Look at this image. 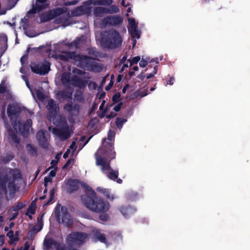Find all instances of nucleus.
<instances>
[{"label":"nucleus","instance_id":"obj_1","mask_svg":"<svg viewBox=\"0 0 250 250\" xmlns=\"http://www.w3.org/2000/svg\"><path fill=\"white\" fill-rule=\"evenodd\" d=\"M109 148L105 149L103 147H100L95 153L96 164L100 167L101 171L109 179L115 180L118 177V171L111 168L110 162H107L105 158L114 159L115 152L113 151L112 146L108 145Z\"/></svg>","mask_w":250,"mask_h":250},{"label":"nucleus","instance_id":"obj_2","mask_svg":"<svg viewBox=\"0 0 250 250\" xmlns=\"http://www.w3.org/2000/svg\"><path fill=\"white\" fill-rule=\"evenodd\" d=\"M82 186L87 192L86 195L82 197V202L90 210L97 212H104L109 208L108 203L98 199L95 192L86 184H82Z\"/></svg>","mask_w":250,"mask_h":250},{"label":"nucleus","instance_id":"obj_3","mask_svg":"<svg viewBox=\"0 0 250 250\" xmlns=\"http://www.w3.org/2000/svg\"><path fill=\"white\" fill-rule=\"evenodd\" d=\"M87 235L83 233L73 232L70 234L67 238V244L68 248L65 250L55 243L52 239L45 238L44 241V250H49L50 248L56 250H76L73 247L80 246L87 238Z\"/></svg>","mask_w":250,"mask_h":250},{"label":"nucleus","instance_id":"obj_4","mask_svg":"<svg viewBox=\"0 0 250 250\" xmlns=\"http://www.w3.org/2000/svg\"><path fill=\"white\" fill-rule=\"evenodd\" d=\"M21 182V173L18 169L10 170L9 173L3 171L0 173V185L5 193L15 191Z\"/></svg>","mask_w":250,"mask_h":250},{"label":"nucleus","instance_id":"obj_5","mask_svg":"<svg viewBox=\"0 0 250 250\" xmlns=\"http://www.w3.org/2000/svg\"><path fill=\"white\" fill-rule=\"evenodd\" d=\"M56 124L57 127L53 128L49 127V130L62 140L69 137L72 129L66 124L65 121H62L58 124Z\"/></svg>","mask_w":250,"mask_h":250},{"label":"nucleus","instance_id":"obj_6","mask_svg":"<svg viewBox=\"0 0 250 250\" xmlns=\"http://www.w3.org/2000/svg\"><path fill=\"white\" fill-rule=\"evenodd\" d=\"M56 213L59 219H62L64 223L68 224L70 221V216L67 212L66 207L59 205L56 209Z\"/></svg>","mask_w":250,"mask_h":250},{"label":"nucleus","instance_id":"obj_7","mask_svg":"<svg viewBox=\"0 0 250 250\" xmlns=\"http://www.w3.org/2000/svg\"><path fill=\"white\" fill-rule=\"evenodd\" d=\"M32 71L35 73L44 75L50 70V65L47 62L42 64H33L31 66Z\"/></svg>","mask_w":250,"mask_h":250},{"label":"nucleus","instance_id":"obj_8","mask_svg":"<svg viewBox=\"0 0 250 250\" xmlns=\"http://www.w3.org/2000/svg\"><path fill=\"white\" fill-rule=\"evenodd\" d=\"M91 59L84 57L82 60L81 66L83 67L86 68L88 70L93 71H99L101 69V67L95 62H91Z\"/></svg>","mask_w":250,"mask_h":250},{"label":"nucleus","instance_id":"obj_9","mask_svg":"<svg viewBox=\"0 0 250 250\" xmlns=\"http://www.w3.org/2000/svg\"><path fill=\"white\" fill-rule=\"evenodd\" d=\"M48 6V0H37L35 4L33 5L32 9L28 12V14L36 13L46 8Z\"/></svg>","mask_w":250,"mask_h":250},{"label":"nucleus","instance_id":"obj_10","mask_svg":"<svg viewBox=\"0 0 250 250\" xmlns=\"http://www.w3.org/2000/svg\"><path fill=\"white\" fill-rule=\"evenodd\" d=\"M64 110L68 112L70 117L69 121L73 122L74 120L72 119L71 117L76 116L78 115L79 112V106L77 105H73L71 104H67L64 107Z\"/></svg>","mask_w":250,"mask_h":250},{"label":"nucleus","instance_id":"obj_11","mask_svg":"<svg viewBox=\"0 0 250 250\" xmlns=\"http://www.w3.org/2000/svg\"><path fill=\"white\" fill-rule=\"evenodd\" d=\"M128 30L133 38H139L140 36L139 32L137 30V23H136L134 19L128 18Z\"/></svg>","mask_w":250,"mask_h":250},{"label":"nucleus","instance_id":"obj_12","mask_svg":"<svg viewBox=\"0 0 250 250\" xmlns=\"http://www.w3.org/2000/svg\"><path fill=\"white\" fill-rule=\"evenodd\" d=\"M109 38L111 43V44L109 45L110 47H116L120 44L121 39L117 32H112L109 35Z\"/></svg>","mask_w":250,"mask_h":250},{"label":"nucleus","instance_id":"obj_13","mask_svg":"<svg viewBox=\"0 0 250 250\" xmlns=\"http://www.w3.org/2000/svg\"><path fill=\"white\" fill-rule=\"evenodd\" d=\"M6 236L9 238L10 245H15L19 240V232L16 230L14 233L13 230H10L6 233Z\"/></svg>","mask_w":250,"mask_h":250},{"label":"nucleus","instance_id":"obj_14","mask_svg":"<svg viewBox=\"0 0 250 250\" xmlns=\"http://www.w3.org/2000/svg\"><path fill=\"white\" fill-rule=\"evenodd\" d=\"M20 108L17 105L15 104L12 106H9L7 109V113L8 116L12 117L13 115H16L20 112Z\"/></svg>","mask_w":250,"mask_h":250},{"label":"nucleus","instance_id":"obj_15","mask_svg":"<svg viewBox=\"0 0 250 250\" xmlns=\"http://www.w3.org/2000/svg\"><path fill=\"white\" fill-rule=\"evenodd\" d=\"M67 184L70 191H73L79 188L80 183L76 180H70L68 181Z\"/></svg>","mask_w":250,"mask_h":250},{"label":"nucleus","instance_id":"obj_16","mask_svg":"<svg viewBox=\"0 0 250 250\" xmlns=\"http://www.w3.org/2000/svg\"><path fill=\"white\" fill-rule=\"evenodd\" d=\"M47 108L52 113H53V112L56 113L58 109V107L53 100H49L48 101Z\"/></svg>","mask_w":250,"mask_h":250},{"label":"nucleus","instance_id":"obj_17","mask_svg":"<svg viewBox=\"0 0 250 250\" xmlns=\"http://www.w3.org/2000/svg\"><path fill=\"white\" fill-rule=\"evenodd\" d=\"M75 145V142H73L71 145H70L69 148L63 154V157L64 159H66L68 156L69 154L70 153H71L72 155H73L76 149Z\"/></svg>","mask_w":250,"mask_h":250},{"label":"nucleus","instance_id":"obj_18","mask_svg":"<svg viewBox=\"0 0 250 250\" xmlns=\"http://www.w3.org/2000/svg\"><path fill=\"white\" fill-rule=\"evenodd\" d=\"M36 207V203L35 201H33L29 208L26 212V215L29 216L30 218H31V215L35 213Z\"/></svg>","mask_w":250,"mask_h":250},{"label":"nucleus","instance_id":"obj_19","mask_svg":"<svg viewBox=\"0 0 250 250\" xmlns=\"http://www.w3.org/2000/svg\"><path fill=\"white\" fill-rule=\"evenodd\" d=\"M97 190L105 195V196L109 200H113L114 199V196L113 194H111V196H110V193L108 189L98 187L97 188Z\"/></svg>","mask_w":250,"mask_h":250},{"label":"nucleus","instance_id":"obj_20","mask_svg":"<svg viewBox=\"0 0 250 250\" xmlns=\"http://www.w3.org/2000/svg\"><path fill=\"white\" fill-rule=\"evenodd\" d=\"M32 125V122L31 120H28L25 124V125H24V130H22V129L21 128H19V131L21 132V133L22 134L23 136H26L27 135V132H28L30 130V127H31Z\"/></svg>","mask_w":250,"mask_h":250},{"label":"nucleus","instance_id":"obj_21","mask_svg":"<svg viewBox=\"0 0 250 250\" xmlns=\"http://www.w3.org/2000/svg\"><path fill=\"white\" fill-rule=\"evenodd\" d=\"M37 137L40 143H43L46 140L45 132L43 130L39 131Z\"/></svg>","mask_w":250,"mask_h":250},{"label":"nucleus","instance_id":"obj_22","mask_svg":"<svg viewBox=\"0 0 250 250\" xmlns=\"http://www.w3.org/2000/svg\"><path fill=\"white\" fill-rule=\"evenodd\" d=\"M147 95L146 89L143 88L138 91L135 92L133 95H131V98H134L135 97L140 96L141 97H144Z\"/></svg>","mask_w":250,"mask_h":250},{"label":"nucleus","instance_id":"obj_23","mask_svg":"<svg viewBox=\"0 0 250 250\" xmlns=\"http://www.w3.org/2000/svg\"><path fill=\"white\" fill-rule=\"evenodd\" d=\"M93 3L95 5H110L111 0H92Z\"/></svg>","mask_w":250,"mask_h":250},{"label":"nucleus","instance_id":"obj_24","mask_svg":"<svg viewBox=\"0 0 250 250\" xmlns=\"http://www.w3.org/2000/svg\"><path fill=\"white\" fill-rule=\"evenodd\" d=\"M94 231H95V238L98 239L99 241H100L102 242H104V241L105 240V237L104 234H101L98 230H95Z\"/></svg>","mask_w":250,"mask_h":250},{"label":"nucleus","instance_id":"obj_25","mask_svg":"<svg viewBox=\"0 0 250 250\" xmlns=\"http://www.w3.org/2000/svg\"><path fill=\"white\" fill-rule=\"evenodd\" d=\"M19 0H8L7 4V9H11L16 4Z\"/></svg>","mask_w":250,"mask_h":250},{"label":"nucleus","instance_id":"obj_26","mask_svg":"<svg viewBox=\"0 0 250 250\" xmlns=\"http://www.w3.org/2000/svg\"><path fill=\"white\" fill-rule=\"evenodd\" d=\"M149 60V58H142V59L140 60L139 62V65L141 67H145L148 63V62Z\"/></svg>","mask_w":250,"mask_h":250},{"label":"nucleus","instance_id":"obj_27","mask_svg":"<svg viewBox=\"0 0 250 250\" xmlns=\"http://www.w3.org/2000/svg\"><path fill=\"white\" fill-rule=\"evenodd\" d=\"M126 120L123 119H117L116 122V125L118 128H121L123 125L126 122Z\"/></svg>","mask_w":250,"mask_h":250},{"label":"nucleus","instance_id":"obj_28","mask_svg":"<svg viewBox=\"0 0 250 250\" xmlns=\"http://www.w3.org/2000/svg\"><path fill=\"white\" fill-rule=\"evenodd\" d=\"M141 58L139 56L135 57L131 60H129L128 61L130 62V66H131L133 64H136L140 60Z\"/></svg>","mask_w":250,"mask_h":250},{"label":"nucleus","instance_id":"obj_29","mask_svg":"<svg viewBox=\"0 0 250 250\" xmlns=\"http://www.w3.org/2000/svg\"><path fill=\"white\" fill-rule=\"evenodd\" d=\"M106 10L103 7H99L95 10V14L96 16H99L101 13H104L106 12Z\"/></svg>","mask_w":250,"mask_h":250},{"label":"nucleus","instance_id":"obj_30","mask_svg":"<svg viewBox=\"0 0 250 250\" xmlns=\"http://www.w3.org/2000/svg\"><path fill=\"white\" fill-rule=\"evenodd\" d=\"M157 66H155L153 68V72L151 73H149L146 76V78L147 79H149V78H152V77L154 76V75H155L157 72Z\"/></svg>","mask_w":250,"mask_h":250},{"label":"nucleus","instance_id":"obj_31","mask_svg":"<svg viewBox=\"0 0 250 250\" xmlns=\"http://www.w3.org/2000/svg\"><path fill=\"white\" fill-rule=\"evenodd\" d=\"M115 136V132L112 130H109L108 133L107 139L111 141Z\"/></svg>","mask_w":250,"mask_h":250},{"label":"nucleus","instance_id":"obj_32","mask_svg":"<svg viewBox=\"0 0 250 250\" xmlns=\"http://www.w3.org/2000/svg\"><path fill=\"white\" fill-rule=\"evenodd\" d=\"M24 206V205L22 203H19L17 205H16L14 208L15 211H18V210L22 208Z\"/></svg>","mask_w":250,"mask_h":250},{"label":"nucleus","instance_id":"obj_33","mask_svg":"<svg viewBox=\"0 0 250 250\" xmlns=\"http://www.w3.org/2000/svg\"><path fill=\"white\" fill-rule=\"evenodd\" d=\"M9 139L11 142H13L15 143H17L19 142V139L17 138V137L15 135H11L9 137Z\"/></svg>","mask_w":250,"mask_h":250},{"label":"nucleus","instance_id":"obj_34","mask_svg":"<svg viewBox=\"0 0 250 250\" xmlns=\"http://www.w3.org/2000/svg\"><path fill=\"white\" fill-rule=\"evenodd\" d=\"M120 98V94L119 93H116L112 98L114 102H117Z\"/></svg>","mask_w":250,"mask_h":250},{"label":"nucleus","instance_id":"obj_35","mask_svg":"<svg viewBox=\"0 0 250 250\" xmlns=\"http://www.w3.org/2000/svg\"><path fill=\"white\" fill-rule=\"evenodd\" d=\"M14 226V223L13 222H11L10 224L9 227H5L4 228V230L8 232L10 230H12L11 229L13 228V227Z\"/></svg>","mask_w":250,"mask_h":250},{"label":"nucleus","instance_id":"obj_36","mask_svg":"<svg viewBox=\"0 0 250 250\" xmlns=\"http://www.w3.org/2000/svg\"><path fill=\"white\" fill-rule=\"evenodd\" d=\"M42 228V225L41 223H39L36 226L34 227L35 230L36 232L39 231Z\"/></svg>","mask_w":250,"mask_h":250},{"label":"nucleus","instance_id":"obj_37","mask_svg":"<svg viewBox=\"0 0 250 250\" xmlns=\"http://www.w3.org/2000/svg\"><path fill=\"white\" fill-rule=\"evenodd\" d=\"M44 186L46 187L48 183L51 182L52 178L50 177V176H47L44 178Z\"/></svg>","mask_w":250,"mask_h":250},{"label":"nucleus","instance_id":"obj_38","mask_svg":"<svg viewBox=\"0 0 250 250\" xmlns=\"http://www.w3.org/2000/svg\"><path fill=\"white\" fill-rule=\"evenodd\" d=\"M56 168H54L53 170H51L50 172L49 173L48 176H50L52 178L54 177L56 175Z\"/></svg>","mask_w":250,"mask_h":250},{"label":"nucleus","instance_id":"obj_39","mask_svg":"<svg viewBox=\"0 0 250 250\" xmlns=\"http://www.w3.org/2000/svg\"><path fill=\"white\" fill-rule=\"evenodd\" d=\"M124 210H125V211L127 213H130L131 212V209L130 208H123L121 210V212L123 213V214H124L125 216V215L126 213L124 212Z\"/></svg>","mask_w":250,"mask_h":250},{"label":"nucleus","instance_id":"obj_40","mask_svg":"<svg viewBox=\"0 0 250 250\" xmlns=\"http://www.w3.org/2000/svg\"><path fill=\"white\" fill-rule=\"evenodd\" d=\"M122 105V103H119V104H118L117 105H116V106H114V110L116 111H119L120 110Z\"/></svg>","mask_w":250,"mask_h":250},{"label":"nucleus","instance_id":"obj_41","mask_svg":"<svg viewBox=\"0 0 250 250\" xmlns=\"http://www.w3.org/2000/svg\"><path fill=\"white\" fill-rule=\"evenodd\" d=\"M113 84V82L111 80L108 84L105 87V89L106 91L109 90Z\"/></svg>","mask_w":250,"mask_h":250},{"label":"nucleus","instance_id":"obj_42","mask_svg":"<svg viewBox=\"0 0 250 250\" xmlns=\"http://www.w3.org/2000/svg\"><path fill=\"white\" fill-rule=\"evenodd\" d=\"M64 11L63 9L58 8L54 12V13H55L54 16H55L56 15L60 14Z\"/></svg>","mask_w":250,"mask_h":250},{"label":"nucleus","instance_id":"obj_43","mask_svg":"<svg viewBox=\"0 0 250 250\" xmlns=\"http://www.w3.org/2000/svg\"><path fill=\"white\" fill-rule=\"evenodd\" d=\"M4 242V236L3 235H0V246L3 244Z\"/></svg>","mask_w":250,"mask_h":250},{"label":"nucleus","instance_id":"obj_44","mask_svg":"<svg viewBox=\"0 0 250 250\" xmlns=\"http://www.w3.org/2000/svg\"><path fill=\"white\" fill-rule=\"evenodd\" d=\"M37 96L39 99H42L43 97V94L41 91H38L37 92Z\"/></svg>","mask_w":250,"mask_h":250},{"label":"nucleus","instance_id":"obj_45","mask_svg":"<svg viewBox=\"0 0 250 250\" xmlns=\"http://www.w3.org/2000/svg\"><path fill=\"white\" fill-rule=\"evenodd\" d=\"M101 220L103 221H106L107 220L108 217L105 215H101L100 216Z\"/></svg>","mask_w":250,"mask_h":250},{"label":"nucleus","instance_id":"obj_46","mask_svg":"<svg viewBox=\"0 0 250 250\" xmlns=\"http://www.w3.org/2000/svg\"><path fill=\"white\" fill-rule=\"evenodd\" d=\"M112 19L111 18H109L108 17L107 19H105L104 20V22L106 23H109V24H111L112 23Z\"/></svg>","mask_w":250,"mask_h":250},{"label":"nucleus","instance_id":"obj_47","mask_svg":"<svg viewBox=\"0 0 250 250\" xmlns=\"http://www.w3.org/2000/svg\"><path fill=\"white\" fill-rule=\"evenodd\" d=\"M173 81H174V79L173 78H171L170 79V80L168 81V82H167V83L166 84H170V85L173 84Z\"/></svg>","mask_w":250,"mask_h":250},{"label":"nucleus","instance_id":"obj_48","mask_svg":"<svg viewBox=\"0 0 250 250\" xmlns=\"http://www.w3.org/2000/svg\"><path fill=\"white\" fill-rule=\"evenodd\" d=\"M67 77V76L65 74H63L62 76V81L63 83H65L67 82V81L66 80H65V77Z\"/></svg>","mask_w":250,"mask_h":250},{"label":"nucleus","instance_id":"obj_49","mask_svg":"<svg viewBox=\"0 0 250 250\" xmlns=\"http://www.w3.org/2000/svg\"><path fill=\"white\" fill-rule=\"evenodd\" d=\"M115 115H116L115 113H111L110 114L106 115V118H112L115 117Z\"/></svg>","mask_w":250,"mask_h":250},{"label":"nucleus","instance_id":"obj_50","mask_svg":"<svg viewBox=\"0 0 250 250\" xmlns=\"http://www.w3.org/2000/svg\"><path fill=\"white\" fill-rule=\"evenodd\" d=\"M29 248H30L29 244L28 243L26 242L25 244L24 248V249L23 250H29Z\"/></svg>","mask_w":250,"mask_h":250},{"label":"nucleus","instance_id":"obj_51","mask_svg":"<svg viewBox=\"0 0 250 250\" xmlns=\"http://www.w3.org/2000/svg\"><path fill=\"white\" fill-rule=\"evenodd\" d=\"M73 160L70 159V160H69L65 164V165L63 166V168H65L68 165H70V164L71 163V162Z\"/></svg>","mask_w":250,"mask_h":250},{"label":"nucleus","instance_id":"obj_52","mask_svg":"<svg viewBox=\"0 0 250 250\" xmlns=\"http://www.w3.org/2000/svg\"><path fill=\"white\" fill-rule=\"evenodd\" d=\"M5 88L4 86L0 85V93H3L5 91Z\"/></svg>","mask_w":250,"mask_h":250},{"label":"nucleus","instance_id":"obj_53","mask_svg":"<svg viewBox=\"0 0 250 250\" xmlns=\"http://www.w3.org/2000/svg\"><path fill=\"white\" fill-rule=\"evenodd\" d=\"M54 198V190H52L51 191V194H50V200H52Z\"/></svg>","mask_w":250,"mask_h":250},{"label":"nucleus","instance_id":"obj_54","mask_svg":"<svg viewBox=\"0 0 250 250\" xmlns=\"http://www.w3.org/2000/svg\"><path fill=\"white\" fill-rule=\"evenodd\" d=\"M26 59V56H23L21 58V62L22 63H23V62L25 61Z\"/></svg>","mask_w":250,"mask_h":250},{"label":"nucleus","instance_id":"obj_55","mask_svg":"<svg viewBox=\"0 0 250 250\" xmlns=\"http://www.w3.org/2000/svg\"><path fill=\"white\" fill-rule=\"evenodd\" d=\"M76 4V1H73L72 2H69L66 3V5H74V4Z\"/></svg>","mask_w":250,"mask_h":250},{"label":"nucleus","instance_id":"obj_56","mask_svg":"<svg viewBox=\"0 0 250 250\" xmlns=\"http://www.w3.org/2000/svg\"><path fill=\"white\" fill-rule=\"evenodd\" d=\"M121 4L124 6H127L128 5V4H125V0H122V1H121Z\"/></svg>","mask_w":250,"mask_h":250},{"label":"nucleus","instance_id":"obj_57","mask_svg":"<svg viewBox=\"0 0 250 250\" xmlns=\"http://www.w3.org/2000/svg\"><path fill=\"white\" fill-rule=\"evenodd\" d=\"M61 156V153H59V154H58L56 155V159L57 160H59V159H60V157Z\"/></svg>","mask_w":250,"mask_h":250},{"label":"nucleus","instance_id":"obj_58","mask_svg":"<svg viewBox=\"0 0 250 250\" xmlns=\"http://www.w3.org/2000/svg\"><path fill=\"white\" fill-rule=\"evenodd\" d=\"M127 87H128V85H126L125 86V87L123 88V90H122V91H123V93H125V92L126 90V89L127 88Z\"/></svg>","mask_w":250,"mask_h":250},{"label":"nucleus","instance_id":"obj_59","mask_svg":"<svg viewBox=\"0 0 250 250\" xmlns=\"http://www.w3.org/2000/svg\"><path fill=\"white\" fill-rule=\"evenodd\" d=\"M104 104H105V101H103L102 103V104H101V105L100 106V109H102L103 108V107L104 105Z\"/></svg>","mask_w":250,"mask_h":250},{"label":"nucleus","instance_id":"obj_60","mask_svg":"<svg viewBox=\"0 0 250 250\" xmlns=\"http://www.w3.org/2000/svg\"><path fill=\"white\" fill-rule=\"evenodd\" d=\"M133 69L134 70V71H138V67L137 66H134L133 67Z\"/></svg>","mask_w":250,"mask_h":250},{"label":"nucleus","instance_id":"obj_61","mask_svg":"<svg viewBox=\"0 0 250 250\" xmlns=\"http://www.w3.org/2000/svg\"><path fill=\"white\" fill-rule=\"evenodd\" d=\"M122 180H121V179H118V180H117V182L118 183H119V184H121V183H122Z\"/></svg>","mask_w":250,"mask_h":250},{"label":"nucleus","instance_id":"obj_62","mask_svg":"<svg viewBox=\"0 0 250 250\" xmlns=\"http://www.w3.org/2000/svg\"><path fill=\"white\" fill-rule=\"evenodd\" d=\"M17 214H18L17 212H15V214H14V216L11 219H13L15 217H16L17 216Z\"/></svg>","mask_w":250,"mask_h":250},{"label":"nucleus","instance_id":"obj_63","mask_svg":"<svg viewBox=\"0 0 250 250\" xmlns=\"http://www.w3.org/2000/svg\"><path fill=\"white\" fill-rule=\"evenodd\" d=\"M26 84L27 86L30 89V87L29 85V83L27 82H26Z\"/></svg>","mask_w":250,"mask_h":250},{"label":"nucleus","instance_id":"obj_64","mask_svg":"<svg viewBox=\"0 0 250 250\" xmlns=\"http://www.w3.org/2000/svg\"><path fill=\"white\" fill-rule=\"evenodd\" d=\"M121 78L120 77V76H119V77H118V79H117V81H118V82H120V81H121Z\"/></svg>","mask_w":250,"mask_h":250}]
</instances>
